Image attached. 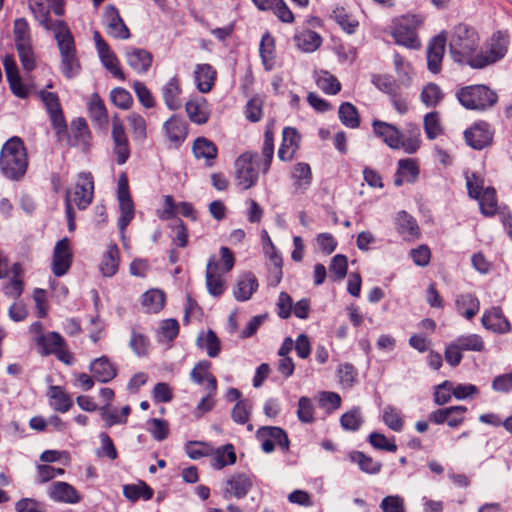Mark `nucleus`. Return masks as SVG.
<instances>
[{
	"instance_id": "nucleus-1",
	"label": "nucleus",
	"mask_w": 512,
	"mask_h": 512,
	"mask_svg": "<svg viewBox=\"0 0 512 512\" xmlns=\"http://www.w3.org/2000/svg\"><path fill=\"white\" fill-rule=\"evenodd\" d=\"M275 119H269L265 125L264 141L261 148L263 159L258 160L255 152L246 151L240 154L234 162L233 179L241 191L252 189L259 180V174H267L274 157Z\"/></svg>"
},
{
	"instance_id": "nucleus-2",
	"label": "nucleus",
	"mask_w": 512,
	"mask_h": 512,
	"mask_svg": "<svg viewBox=\"0 0 512 512\" xmlns=\"http://www.w3.org/2000/svg\"><path fill=\"white\" fill-rule=\"evenodd\" d=\"M371 127L374 136L393 150L414 154L421 147V133L416 124H410L406 134L396 125L379 119H374Z\"/></svg>"
},
{
	"instance_id": "nucleus-3",
	"label": "nucleus",
	"mask_w": 512,
	"mask_h": 512,
	"mask_svg": "<svg viewBox=\"0 0 512 512\" xmlns=\"http://www.w3.org/2000/svg\"><path fill=\"white\" fill-rule=\"evenodd\" d=\"M28 168V154L21 138L14 136L2 147L0 153V169L10 180H20Z\"/></svg>"
},
{
	"instance_id": "nucleus-4",
	"label": "nucleus",
	"mask_w": 512,
	"mask_h": 512,
	"mask_svg": "<svg viewBox=\"0 0 512 512\" xmlns=\"http://www.w3.org/2000/svg\"><path fill=\"white\" fill-rule=\"evenodd\" d=\"M480 37L475 28L460 23L452 31L449 48L453 59L472 68V59L479 48Z\"/></svg>"
},
{
	"instance_id": "nucleus-5",
	"label": "nucleus",
	"mask_w": 512,
	"mask_h": 512,
	"mask_svg": "<svg viewBox=\"0 0 512 512\" xmlns=\"http://www.w3.org/2000/svg\"><path fill=\"white\" fill-rule=\"evenodd\" d=\"M455 96L463 107L478 112L493 108L499 100L497 92L484 84L461 87Z\"/></svg>"
},
{
	"instance_id": "nucleus-6",
	"label": "nucleus",
	"mask_w": 512,
	"mask_h": 512,
	"mask_svg": "<svg viewBox=\"0 0 512 512\" xmlns=\"http://www.w3.org/2000/svg\"><path fill=\"white\" fill-rule=\"evenodd\" d=\"M425 17L422 14H404L394 20L391 35L396 44L408 49L421 47L418 30L423 27Z\"/></svg>"
},
{
	"instance_id": "nucleus-7",
	"label": "nucleus",
	"mask_w": 512,
	"mask_h": 512,
	"mask_svg": "<svg viewBox=\"0 0 512 512\" xmlns=\"http://www.w3.org/2000/svg\"><path fill=\"white\" fill-rule=\"evenodd\" d=\"M510 45V36L507 31L494 32L484 43L483 47L477 49L475 58L472 59L473 69H483L502 60Z\"/></svg>"
},
{
	"instance_id": "nucleus-8",
	"label": "nucleus",
	"mask_w": 512,
	"mask_h": 512,
	"mask_svg": "<svg viewBox=\"0 0 512 512\" xmlns=\"http://www.w3.org/2000/svg\"><path fill=\"white\" fill-rule=\"evenodd\" d=\"M0 279H7L2 284L3 294L13 300L19 299L26 286L25 268L22 263H10L7 253L0 249Z\"/></svg>"
},
{
	"instance_id": "nucleus-9",
	"label": "nucleus",
	"mask_w": 512,
	"mask_h": 512,
	"mask_svg": "<svg viewBox=\"0 0 512 512\" xmlns=\"http://www.w3.org/2000/svg\"><path fill=\"white\" fill-rule=\"evenodd\" d=\"M58 27L54 36L61 56V71L66 78L71 79L80 73L81 63L68 25L58 24Z\"/></svg>"
},
{
	"instance_id": "nucleus-10",
	"label": "nucleus",
	"mask_w": 512,
	"mask_h": 512,
	"mask_svg": "<svg viewBox=\"0 0 512 512\" xmlns=\"http://www.w3.org/2000/svg\"><path fill=\"white\" fill-rule=\"evenodd\" d=\"M94 178L90 172H81L73 188L65 195V205L76 206L79 210L87 209L94 199Z\"/></svg>"
},
{
	"instance_id": "nucleus-11",
	"label": "nucleus",
	"mask_w": 512,
	"mask_h": 512,
	"mask_svg": "<svg viewBox=\"0 0 512 512\" xmlns=\"http://www.w3.org/2000/svg\"><path fill=\"white\" fill-rule=\"evenodd\" d=\"M36 346L39 353L43 356L53 355L57 360L68 366L73 365L75 362L74 353L70 350L64 337L58 332H47L45 337L39 339V343Z\"/></svg>"
},
{
	"instance_id": "nucleus-12",
	"label": "nucleus",
	"mask_w": 512,
	"mask_h": 512,
	"mask_svg": "<svg viewBox=\"0 0 512 512\" xmlns=\"http://www.w3.org/2000/svg\"><path fill=\"white\" fill-rule=\"evenodd\" d=\"M29 8L37 21L46 30L57 33L58 24L67 25L63 20L53 21L50 17V9L58 16L64 14V0H31Z\"/></svg>"
},
{
	"instance_id": "nucleus-13",
	"label": "nucleus",
	"mask_w": 512,
	"mask_h": 512,
	"mask_svg": "<svg viewBox=\"0 0 512 512\" xmlns=\"http://www.w3.org/2000/svg\"><path fill=\"white\" fill-rule=\"evenodd\" d=\"M111 152L118 165H124L131 156L128 133L118 114H115L111 120Z\"/></svg>"
},
{
	"instance_id": "nucleus-14",
	"label": "nucleus",
	"mask_w": 512,
	"mask_h": 512,
	"mask_svg": "<svg viewBox=\"0 0 512 512\" xmlns=\"http://www.w3.org/2000/svg\"><path fill=\"white\" fill-rule=\"evenodd\" d=\"M40 98L49 115L52 127L58 135L67 131V123L60 103L59 96L56 93L42 89L36 93Z\"/></svg>"
},
{
	"instance_id": "nucleus-15",
	"label": "nucleus",
	"mask_w": 512,
	"mask_h": 512,
	"mask_svg": "<svg viewBox=\"0 0 512 512\" xmlns=\"http://www.w3.org/2000/svg\"><path fill=\"white\" fill-rule=\"evenodd\" d=\"M256 438L261 443V448L265 453L274 451L278 446L284 452L289 451L290 441L284 429L276 426H263L256 432Z\"/></svg>"
},
{
	"instance_id": "nucleus-16",
	"label": "nucleus",
	"mask_w": 512,
	"mask_h": 512,
	"mask_svg": "<svg viewBox=\"0 0 512 512\" xmlns=\"http://www.w3.org/2000/svg\"><path fill=\"white\" fill-rule=\"evenodd\" d=\"M254 485V476L247 472H234L229 475L224 483L222 496L228 500L232 497L244 498Z\"/></svg>"
},
{
	"instance_id": "nucleus-17",
	"label": "nucleus",
	"mask_w": 512,
	"mask_h": 512,
	"mask_svg": "<svg viewBox=\"0 0 512 512\" xmlns=\"http://www.w3.org/2000/svg\"><path fill=\"white\" fill-rule=\"evenodd\" d=\"M73 263V247L68 237L56 242L51 262V270L57 277L68 273Z\"/></svg>"
},
{
	"instance_id": "nucleus-18",
	"label": "nucleus",
	"mask_w": 512,
	"mask_h": 512,
	"mask_svg": "<svg viewBox=\"0 0 512 512\" xmlns=\"http://www.w3.org/2000/svg\"><path fill=\"white\" fill-rule=\"evenodd\" d=\"M468 409L463 405H455L444 408H439L432 411L428 419L436 425L447 424L450 428H458L466 421V414Z\"/></svg>"
},
{
	"instance_id": "nucleus-19",
	"label": "nucleus",
	"mask_w": 512,
	"mask_h": 512,
	"mask_svg": "<svg viewBox=\"0 0 512 512\" xmlns=\"http://www.w3.org/2000/svg\"><path fill=\"white\" fill-rule=\"evenodd\" d=\"M466 143L476 150L490 146L494 138V130L486 121H477L464 132Z\"/></svg>"
},
{
	"instance_id": "nucleus-20",
	"label": "nucleus",
	"mask_w": 512,
	"mask_h": 512,
	"mask_svg": "<svg viewBox=\"0 0 512 512\" xmlns=\"http://www.w3.org/2000/svg\"><path fill=\"white\" fill-rule=\"evenodd\" d=\"M95 45L104 67L113 75V77L124 81L125 74L121 68L120 62L111 50L109 44L103 39L99 31L93 33Z\"/></svg>"
},
{
	"instance_id": "nucleus-21",
	"label": "nucleus",
	"mask_w": 512,
	"mask_h": 512,
	"mask_svg": "<svg viewBox=\"0 0 512 512\" xmlns=\"http://www.w3.org/2000/svg\"><path fill=\"white\" fill-rule=\"evenodd\" d=\"M163 132L170 144L178 148L189 135V123L180 115H172L163 124Z\"/></svg>"
},
{
	"instance_id": "nucleus-22",
	"label": "nucleus",
	"mask_w": 512,
	"mask_h": 512,
	"mask_svg": "<svg viewBox=\"0 0 512 512\" xmlns=\"http://www.w3.org/2000/svg\"><path fill=\"white\" fill-rule=\"evenodd\" d=\"M447 35L441 32L433 37L427 47V67L433 74L442 70V62L446 51Z\"/></svg>"
},
{
	"instance_id": "nucleus-23",
	"label": "nucleus",
	"mask_w": 512,
	"mask_h": 512,
	"mask_svg": "<svg viewBox=\"0 0 512 512\" xmlns=\"http://www.w3.org/2000/svg\"><path fill=\"white\" fill-rule=\"evenodd\" d=\"M184 107L188 119L196 125H205L211 118L210 104L203 96H191Z\"/></svg>"
},
{
	"instance_id": "nucleus-24",
	"label": "nucleus",
	"mask_w": 512,
	"mask_h": 512,
	"mask_svg": "<svg viewBox=\"0 0 512 512\" xmlns=\"http://www.w3.org/2000/svg\"><path fill=\"white\" fill-rule=\"evenodd\" d=\"M218 72L208 63L196 64L193 71V81L197 91L201 94L210 93L216 86Z\"/></svg>"
},
{
	"instance_id": "nucleus-25",
	"label": "nucleus",
	"mask_w": 512,
	"mask_h": 512,
	"mask_svg": "<svg viewBox=\"0 0 512 512\" xmlns=\"http://www.w3.org/2000/svg\"><path fill=\"white\" fill-rule=\"evenodd\" d=\"M89 371L99 383H109L118 375V365L108 356L103 355L90 362Z\"/></svg>"
},
{
	"instance_id": "nucleus-26",
	"label": "nucleus",
	"mask_w": 512,
	"mask_h": 512,
	"mask_svg": "<svg viewBox=\"0 0 512 512\" xmlns=\"http://www.w3.org/2000/svg\"><path fill=\"white\" fill-rule=\"evenodd\" d=\"M47 494L53 501L65 504H78L83 499L81 493L73 485L64 481L51 483Z\"/></svg>"
},
{
	"instance_id": "nucleus-27",
	"label": "nucleus",
	"mask_w": 512,
	"mask_h": 512,
	"mask_svg": "<svg viewBox=\"0 0 512 512\" xmlns=\"http://www.w3.org/2000/svg\"><path fill=\"white\" fill-rule=\"evenodd\" d=\"M104 23L111 37L121 40L130 38V30L115 6L108 5L105 7Z\"/></svg>"
},
{
	"instance_id": "nucleus-28",
	"label": "nucleus",
	"mask_w": 512,
	"mask_h": 512,
	"mask_svg": "<svg viewBox=\"0 0 512 512\" xmlns=\"http://www.w3.org/2000/svg\"><path fill=\"white\" fill-rule=\"evenodd\" d=\"M192 153L195 159L204 161L205 167L211 168L216 164L219 150L212 140L199 136L192 142Z\"/></svg>"
},
{
	"instance_id": "nucleus-29",
	"label": "nucleus",
	"mask_w": 512,
	"mask_h": 512,
	"mask_svg": "<svg viewBox=\"0 0 512 512\" xmlns=\"http://www.w3.org/2000/svg\"><path fill=\"white\" fill-rule=\"evenodd\" d=\"M301 135L294 127L287 126L282 131V140L278 149V157L281 161L289 162L294 159L300 148Z\"/></svg>"
},
{
	"instance_id": "nucleus-30",
	"label": "nucleus",
	"mask_w": 512,
	"mask_h": 512,
	"mask_svg": "<svg viewBox=\"0 0 512 512\" xmlns=\"http://www.w3.org/2000/svg\"><path fill=\"white\" fill-rule=\"evenodd\" d=\"M481 323L493 333L506 334L511 331V324L500 307H491L484 311Z\"/></svg>"
},
{
	"instance_id": "nucleus-31",
	"label": "nucleus",
	"mask_w": 512,
	"mask_h": 512,
	"mask_svg": "<svg viewBox=\"0 0 512 512\" xmlns=\"http://www.w3.org/2000/svg\"><path fill=\"white\" fill-rule=\"evenodd\" d=\"M86 106L92 123L99 129H106L109 124V112L101 96L96 92L91 94Z\"/></svg>"
},
{
	"instance_id": "nucleus-32",
	"label": "nucleus",
	"mask_w": 512,
	"mask_h": 512,
	"mask_svg": "<svg viewBox=\"0 0 512 512\" xmlns=\"http://www.w3.org/2000/svg\"><path fill=\"white\" fill-rule=\"evenodd\" d=\"M395 229L405 241H415L421 237L417 220L406 211H400L395 217Z\"/></svg>"
},
{
	"instance_id": "nucleus-33",
	"label": "nucleus",
	"mask_w": 512,
	"mask_h": 512,
	"mask_svg": "<svg viewBox=\"0 0 512 512\" xmlns=\"http://www.w3.org/2000/svg\"><path fill=\"white\" fill-rule=\"evenodd\" d=\"M263 238L266 239L269 248L266 251V254L268 255L270 261L268 268V283L269 285L275 287L282 280L283 259L266 231H263Z\"/></svg>"
},
{
	"instance_id": "nucleus-34",
	"label": "nucleus",
	"mask_w": 512,
	"mask_h": 512,
	"mask_svg": "<svg viewBox=\"0 0 512 512\" xmlns=\"http://www.w3.org/2000/svg\"><path fill=\"white\" fill-rule=\"evenodd\" d=\"M162 98L166 107L171 111H177L182 107V83L178 75L170 78L161 89Z\"/></svg>"
},
{
	"instance_id": "nucleus-35",
	"label": "nucleus",
	"mask_w": 512,
	"mask_h": 512,
	"mask_svg": "<svg viewBox=\"0 0 512 512\" xmlns=\"http://www.w3.org/2000/svg\"><path fill=\"white\" fill-rule=\"evenodd\" d=\"M420 174L419 161L416 158L400 159L397 163L394 184L397 187L405 183H414Z\"/></svg>"
},
{
	"instance_id": "nucleus-36",
	"label": "nucleus",
	"mask_w": 512,
	"mask_h": 512,
	"mask_svg": "<svg viewBox=\"0 0 512 512\" xmlns=\"http://www.w3.org/2000/svg\"><path fill=\"white\" fill-rule=\"evenodd\" d=\"M212 363L208 360H201L195 364L193 369L190 372L191 380L198 384L203 385L206 384V389L208 391H212V393H217L218 382L216 377L211 372Z\"/></svg>"
},
{
	"instance_id": "nucleus-37",
	"label": "nucleus",
	"mask_w": 512,
	"mask_h": 512,
	"mask_svg": "<svg viewBox=\"0 0 512 512\" xmlns=\"http://www.w3.org/2000/svg\"><path fill=\"white\" fill-rule=\"evenodd\" d=\"M236 461L237 455L232 443H227L218 448L212 447L210 464L215 470H222L227 466L234 465Z\"/></svg>"
},
{
	"instance_id": "nucleus-38",
	"label": "nucleus",
	"mask_w": 512,
	"mask_h": 512,
	"mask_svg": "<svg viewBox=\"0 0 512 512\" xmlns=\"http://www.w3.org/2000/svg\"><path fill=\"white\" fill-rule=\"evenodd\" d=\"M260 57L266 71H271L276 65V40L270 32H265L260 41Z\"/></svg>"
},
{
	"instance_id": "nucleus-39",
	"label": "nucleus",
	"mask_w": 512,
	"mask_h": 512,
	"mask_svg": "<svg viewBox=\"0 0 512 512\" xmlns=\"http://www.w3.org/2000/svg\"><path fill=\"white\" fill-rule=\"evenodd\" d=\"M456 311L467 320H472L480 310V301L472 293H463L455 299Z\"/></svg>"
},
{
	"instance_id": "nucleus-40",
	"label": "nucleus",
	"mask_w": 512,
	"mask_h": 512,
	"mask_svg": "<svg viewBox=\"0 0 512 512\" xmlns=\"http://www.w3.org/2000/svg\"><path fill=\"white\" fill-rule=\"evenodd\" d=\"M120 264V250L115 243H111L107 246L104 252L99 268L103 276L112 277L114 276Z\"/></svg>"
},
{
	"instance_id": "nucleus-41",
	"label": "nucleus",
	"mask_w": 512,
	"mask_h": 512,
	"mask_svg": "<svg viewBox=\"0 0 512 512\" xmlns=\"http://www.w3.org/2000/svg\"><path fill=\"white\" fill-rule=\"evenodd\" d=\"M291 178L294 189L298 192H305L310 187L313 179L310 165L305 162L296 163L292 167Z\"/></svg>"
},
{
	"instance_id": "nucleus-42",
	"label": "nucleus",
	"mask_w": 512,
	"mask_h": 512,
	"mask_svg": "<svg viewBox=\"0 0 512 512\" xmlns=\"http://www.w3.org/2000/svg\"><path fill=\"white\" fill-rule=\"evenodd\" d=\"M127 63L138 73H146L152 66V54L140 48H130L126 53Z\"/></svg>"
},
{
	"instance_id": "nucleus-43",
	"label": "nucleus",
	"mask_w": 512,
	"mask_h": 512,
	"mask_svg": "<svg viewBox=\"0 0 512 512\" xmlns=\"http://www.w3.org/2000/svg\"><path fill=\"white\" fill-rule=\"evenodd\" d=\"M50 406L57 412L66 413L73 406L71 395L62 386H50L48 391Z\"/></svg>"
},
{
	"instance_id": "nucleus-44",
	"label": "nucleus",
	"mask_w": 512,
	"mask_h": 512,
	"mask_svg": "<svg viewBox=\"0 0 512 512\" xmlns=\"http://www.w3.org/2000/svg\"><path fill=\"white\" fill-rule=\"evenodd\" d=\"M218 265L215 263L206 266V286L208 292L214 297H220L226 290L224 275L218 273Z\"/></svg>"
},
{
	"instance_id": "nucleus-45",
	"label": "nucleus",
	"mask_w": 512,
	"mask_h": 512,
	"mask_svg": "<svg viewBox=\"0 0 512 512\" xmlns=\"http://www.w3.org/2000/svg\"><path fill=\"white\" fill-rule=\"evenodd\" d=\"M132 139L136 143H144L148 138V123L143 115L131 112L126 116Z\"/></svg>"
},
{
	"instance_id": "nucleus-46",
	"label": "nucleus",
	"mask_w": 512,
	"mask_h": 512,
	"mask_svg": "<svg viewBox=\"0 0 512 512\" xmlns=\"http://www.w3.org/2000/svg\"><path fill=\"white\" fill-rule=\"evenodd\" d=\"M258 289V280L252 272H247L239 277L234 291L238 301H247Z\"/></svg>"
},
{
	"instance_id": "nucleus-47",
	"label": "nucleus",
	"mask_w": 512,
	"mask_h": 512,
	"mask_svg": "<svg viewBox=\"0 0 512 512\" xmlns=\"http://www.w3.org/2000/svg\"><path fill=\"white\" fill-rule=\"evenodd\" d=\"M317 87L327 95H336L341 91L340 81L327 70H319L314 74Z\"/></svg>"
},
{
	"instance_id": "nucleus-48",
	"label": "nucleus",
	"mask_w": 512,
	"mask_h": 512,
	"mask_svg": "<svg viewBox=\"0 0 512 512\" xmlns=\"http://www.w3.org/2000/svg\"><path fill=\"white\" fill-rule=\"evenodd\" d=\"M475 200L479 203L480 212L485 217H493L499 214L498 200L496 190L493 187H487L484 193H481Z\"/></svg>"
},
{
	"instance_id": "nucleus-49",
	"label": "nucleus",
	"mask_w": 512,
	"mask_h": 512,
	"mask_svg": "<svg viewBox=\"0 0 512 512\" xmlns=\"http://www.w3.org/2000/svg\"><path fill=\"white\" fill-rule=\"evenodd\" d=\"M197 346L205 350L210 358L218 357L222 350L221 341L212 329L198 336Z\"/></svg>"
},
{
	"instance_id": "nucleus-50",
	"label": "nucleus",
	"mask_w": 512,
	"mask_h": 512,
	"mask_svg": "<svg viewBox=\"0 0 512 512\" xmlns=\"http://www.w3.org/2000/svg\"><path fill=\"white\" fill-rule=\"evenodd\" d=\"M130 413L131 407L129 405L124 406L120 411L108 405L101 408V418L108 428L114 425L126 424Z\"/></svg>"
},
{
	"instance_id": "nucleus-51",
	"label": "nucleus",
	"mask_w": 512,
	"mask_h": 512,
	"mask_svg": "<svg viewBox=\"0 0 512 512\" xmlns=\"http://www.w3.org/2000/svg\"><path fill=\"white\" fill-rule=\"evenodd\" d=\"M166 302V295L162 290L150 289L142 295V306L149 314L160 312Z\"/></svg>"
},
{
	"instance_id": "nucleus-52",
	"label": "nucleus",
	"mask_w": 512,
	"mask_h": 512,
	"mask_svg": "<svg viewBox=\"0 0 512 512\" xmlns=\"http://www.w3.org/2000/svg\"><path fill=\"white\" fill-rule=\"evenodd\" d=\"M296 46L304 52H313L317 50L321 43V36L310 29L303 30L294 36Z\"/></svg>"
},
{
	"instance_id": "nucleus-53",
	"label": "nucleus",
	"mask_w": 512,
	"mask_h": 512,
	"mask_svg": "<svg viewBox=\"0 0 512 512\" xmlns=\"http://www.w3.org/2000/svg\"><path fill=\"white\" fill-rule=\"evenodd\" d=\"M123 494L131 502H136L139 499L147 501L152 499L154 491L146 482L139 481L137 484L124 485Z\"/></svg>"
},
{
	"instance_id": "nucleus-54",
	"label": "nucleus",
	"mask_w": 512,
	"mask_h": 512,
	"mask_svg": "<svg viewBox=\"0 0 512 512\" xmlns=\"http://www.w3.org/2000/svg\"><path fill=\"white\" fill-rule=\"evenodd\" d=\"M235 255L233 251L226 247L222 246L219 250V255H212L207 264L215 263L218 265L219 270L218 273L225 275L232 271L235 265Z\"/></svg>"
},
{
	"instance_id": "nucleus-55",
	"label": "nucleus",
	"mask_w": 512,
	"mask_h": 512,
	"mask_svg": "<svg viewBox=\"0 0 512 512\" xmlns=\"http://www.w3.org/2000/svg\"><path fill=\"white\" fill-rule=\"evenodd\" d=\"M339 120L343 125L351 129H357L361 124V117L358 109L350 102H343L338 110Z\"/></svg>"
},
{
	"instance_id": "nucleus-56",
	"label": "nucleus",
	"mask_w": 512,
	"mask_h": 512,
	"mask_svg": "<svg viewBox=\"0 0 512 512\" xmlns=\"http://www.w3.org/2000/svg\"><path fill=\"white\" fill-rule=\"evenodd\" d=\"M180 330L179 322L174 318L164 319L160 322L156 332L159 343H172L178 336Z\"/></svg>"
},
{
	"instance_id": "nucleus-57",
	"label": "nucleus",
	"mask_w": 512,
	"mask_h": 512,
	"mask_svg": "<svg viewBox=\"0 0 512 512\" xmlns=\"http://www.w3.org/2000/svg\"><path fill=\"white\" fill-rule=\"evenodd\" d=\"M352 462L358 464L359 468L368 474H378L382 469V463L366 455L361 451H353L349 455Z\"/></svg>"
},
{
	"instance_id": "nucleus-58",
	"label": "nucleus",
	"mask_w": 512,
	"mask_h": 512,
	"mask_svg": "<svg viewBox=\"0 0 512 512\" xmlns=\"http://www.w3.org/2000/svg\"><path fill=\"white\" fill-rule=\"evenodd\" d=\"M382 420L389 429L395 432L402 431L405 423L401 410L391 405L384 408Z\"/></svg>"
},
{
	"instance_id": "nucleus-59",
	"label": "nucleus",
	"mask_w": 512,
	"mask_h": 512,
	"mask_svg": "<svg viewBox=\"0 0 512 512\" xmlns=\"http://www.w3.org/2000/svg\"><path fill=\"white\" fill-rule=\"evenodd\" d=\"M129 346L139 357H144L148 355L151 343L146 334L137 328H132Z\"/></svg>"
},
{
	"instance_id": "nucleus-60",
	"label": "nucleus",
	"mask_w": 512,
	"mask_h": 512,
	"mask_svg": "<svg viewBox=\"0 0 512 512\" xmlns=\"http://www.w3.org/2000/svg\"><path fill=\"white\" fill-rule=\"evenodd\" d=\"M252 408L253 405L251 400L247 398L239 400L232 409V420L240 425L248 423L251 417Z\"/></svg>"
},
{
	"instance_id": "nucleus-61",
	"label": "nucleus",
	"mask_w": 512,
	"mask_h": 512,
	"mask_svg": "<svg viewBox=\"0 0 512 512\" xmlns=\"http://www.w3.org/2000/svg\"><path fill=\"white\" fill-rule=\"evenodd\" d=\"M110 101L121 110H130L133 107L134 99L132 94L122 87H116L110 92Z\"/></svg>"
},
{
	"instance_id": "nucleus-62",
	"label": "nucleus",
	"mask_w": 512,
	"mask_h": 512,
	"mask_svg": "<svg viewBox=\"0 0 512 512\" xmlns=\"http://www.w3.org/2000/svg\"><path fill=\"white\" fill-rule=\"evenodd\" d=\"M13 37L15 46L32 43L30 26L25 18H18L14 21Z\"/></svg>"
},
{
	"instance_id": "nucleus-63",
	"label": "nucleus",
	"mask_w": 512,
	"mask_h": 512,
	"mask_svg": "<svg viewBox=\"0 0 512 512\" xmlns=\"http://www.w3.org/2000/svg\"><path fill=\"white\" fill-rule=\"evenodd\" d=\"M455 343L462 351L482 352L485 349V343L478 334L462 335L456 338Z\"/></svg>"
},
{
	"instance_id": "nucleus-64",
	"label": "nucleus",
	"mask_w": 512,
	"mask_h": 512,
	"mask_svg": "<svg viewBox=\"0 0 512 512\" xmlns=\"http://www.w3.org/2000/svg\"><path fill=\"white\" fill-rule=\"evenodd\" d=\"M420 97L427 107H436L444 98V94L437 84L428 83L423 87Z\"/></svg>"
}]
</instances>
